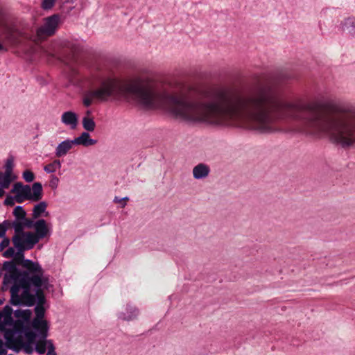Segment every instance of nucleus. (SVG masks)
<instances>
[{"label":"nucleus","mask_w":355,"mask_h":355,"mask_svg":"<svg viewBox=\"0 0 355 355\" xmlns=\"http://www.w3.org/2000/svg\"><path fill=\"white\" fill-rule=\"evenodd\" d=\"M123 200V203L121 205V207H124L126 205V201L129 200L128 197H124L121 198Z\"/></svg>","instance_id":"nucleus-42"},{"label":"nucleus","mask_w":355,"mask_h":355,"mask_svg":"<svg viewBox=\"0 0 355 355\" xmlns=\"http://www.w3.org/2000/svg\"><path fill=\"white\" fill-rule=\"evenodd\" d=\"M58 182H59L58 178L56 177L55 175H52L50 182H49V185L53 189H54L57 188V187L58 185Z\"/></svg>","instance_id":"nucleus-36"},{"label":"nucleus","mask_w":355,"mask_h":355,"mask_svg":"<svg viewBox=\"0 0 355 355\" xmlns=\"http://www.w3.org/2000/svg\"><path fill=\"white\" fill-rule=\"evenodd\" d=\"M12 313H14V311L8 304L6 305L0 311V331H6V326L12 325L13 322Z\"/></svg>","instance_id":"nucleus-9"},{"label":"nucleus","mask_w":355,"mask_h":355,"mask_svg":"<svg viewBox=\"0 0 355 355\" xmlns=\"http://www.w3.org/2000/svg\"><path fill=\"white\" fill-rule=\"evenodd\" d=\"M82 124L85 132H93L95 130L96 123L92 117L85 116L83 118Z\"/></svg>","instance_id":"nucleus-20"},{"label":"nucleus","mask_w":355,"mask_h":355,"mask_svg":"<svg viewBox=\"0 0 355 355\" xmlns=\"http://www.w3.org/2000/svg\"><path fill=\"white\" fill-rule=\"evenodd\" d=\"M48 205L45 201H42L35 205L33 209V219H37L41 216L43 213H45L44 216L49 215V212H46V209Z\"/></svg>","instance_id":"nucleus-16"},{"label":"nucleus","mask_w":355,"mask_h":355,"mask_svg":"<svg viewBox=\"0 0 355 355\" xmlns=\"http://www.w3.org/2000/svg\"><path fill=\"white\" fill-rule=\"evenodd\" d=\"M15 196H7L6 199L4 200L3 204L6 206H13L15 205Z\"/></svg>","instance_id":"nucleus-34"},{"label":"nucleus","mask_w":355,"mask_h":355,"mask_svg":"<svg viewBox=\"0 0 355 355\" xmlns=\"http://www.w3.org/2000/svg\"><path fill=\"white\" fill-rule=\"evenodd\" d=\"M139 310L130 304H127L126 312H121L118 315L119 319L124 321H130L137 318Z\"/></svg>","instance_id":"nucleus-13"},{"label":"nucleus","mask_w":355,"mask_h":355,"mask_svg":"<svg viewBox=\"0 0 355 355\" xmlns=\"http://www.w3.org/2000/svg\"><path fill=\"white\" fill-rule=\"evenodd\" d=\"M12 242L17 250L14 257L16 263L21 264L26 268L23 272H27L28 275L44 276V271L38 262L33 261L24 257V252L33 249L34 246L27 241L26 242H21L20 239L17 236H12Z\"/></svg>","instance_id":"nucleus-4"},{"label":"nucleus","mask_w":355,"mask_h":355,"mask_svg":"<svg viewBox=\"0 0 355 355\" xmlns=\"http://www.w3.org/2000/svg\"><path fill=\"white\" fill-rule=\"evenodd\" d=\"M56 0H43L41 4V7L44 10H51L55 5Z\"/></svg>","instance_id":"nucleus-30"},{"label":"nucleus","mask_w":355,"mask_h":355,"mask_svg":"<svg viewBox=\"0 0 355 355\" xmlns=\"http://www.w3.org/2000/svg\"><path fill=\"white\" fill-rule=\"evenodd\" d=\"M4 299H0V305L3 304Z\"/></svg>","instance_id":"nucleus-48"},{"label":"nucleus","mask_w":355,"mask_h":355,"mask_svg":"<svg viewBox=\"0 0 355 355\" xmlns=\"http://www.w3.org/2000/svg\"><path fill=\"white\" fill-rule=\"evenodd\" d=\"M10 241L8 238L4 237L0 242V252L3 251L6 248L10 245Z\"/></svg>","instance_id":"nucleus-37"},{"label":"nucleus","mask_w":355,"mask_h":355,"mask_svg":"<svg viewBox=\"0 0 355 355\" xmlns=\"http://www.w3.org/2000/svg\"><path fill=\"white\" fill-rule=\"evenodd\" d=\"M61 168V162L59 159H55L49 164L46 165L44 167V171L47 173H54L58 168Z\"/></svg>","instance_id":"nucleus-25"},{"label":"nucleus","mask_w":355,"mask_h":355,"mask_svg":"<svg viewBox=\"0 0 355 355\" xmlns=\"http://www.w3.org/2000/svg\"><path fill=\"white\" fill-rule=\"evenodd\" d=\"M3 269L10 272V275H5L3 277V283L8 282L10 279H16L21 276L23 271L18 269L14 261H6L3 263Z\"/></svg>","instance_id":"nucleus-8"},{"label":"nucleus","mask_w":355,"mask_h":355,"mask_svg":"<svg viewBox=\"0 0 355 355\" xmlns=\"http://www.w3.org/2000/svg\"><path fill=\"white\" fill-rule=\"evenodd\" d=\"M30 324H26V322H23L20 320H13V322L12 325L10 327H12V329H6L3 332L5 333V339L8 343H14L17 340V336H21L26 328L28 327Z\"/></svg>","instance_id":"nucleus-6"},{"label":"nucleus","mask_w":355,"mask_h":355,"mask_svg":"<svg viewBox=\"0 0 355 355\" xmlns=\"http://www.w3.org/2000/svg\"><path fill=\"white\" fill-rule=\"evenodd\" d=\"M73 145H75L73 140L66 139L60 142L55 148V156L58 157H63L72 148Z\"/></svg>","instance_id":"nucleus-14"},{"label":"nucleus","mask_w":355,"mask_h":355,"mask_svg":"<svg viewBox=\"0 0 355 355\" xmlns=\"http://www.w3.org/2000/svg\"><path fill=\"white\" fill-rule=\"evenodd\" d=\"M46 289L43 287H40L32 296L34 299V305L36 304L34 311L35 313V318L33 319L43 320L45 315V308L44 304L46 302V300L44 295V291Z\"/></svg>","instance_id":"nucleus-7"},{"label":"nucleus","mask_w":355,"mask_h":355,"mask_svg":"<svg viewBox=\"0 0 355 355\" xmlns=\"http://www.w3.org/2000/svg\"><path fill=\"white\" fill-rule=\"evenodd\" d=\"M8 49L0 42V52H6Z\"/></svg>","instance_id":"nucleus-41"},{"label":"nucleus","mask_w":355,"mask_h":355,"mask_svg":"<svg viewBox=\"0 0 355 355\" xmlns=\"http://www.w3.org/2000/svg\"><path fill=\"white\" fill-rule=\"evenodd\" d=\"M31 327L37 333L40 340H45L48 336L49 325L44 320L33 319Z\"/></svg>","instance_id":"nucleus-10"},{"label":"nucleus","mask_w":355,"mask_h":355,"mask_svg":"<svg viewBox=\"0 0 355 355\" xmlns=\"http://www.w3.org/2000/svg\"><path fill=\"white\" fill-rule=\"evenodd\" d=\"M10 225H11V223L8 220H5L3 222V223L1 225H0V226L8 227V228Z\"/></svg>","instance_id":"nucleus-40"},{"label":"nucleus","mask_w":355,"mask_h":355,"mask_svg":"<svg viewBox=\"0 0 355 355\" xmlns=\"http://www.w3.org/2000/svg\"><path fill=\"white\" fill-rule=\"evenodd\" d=\"M49 230L46 225V222L44 219H38L36 220V225L35 227V232H27L26 241L31 245L35 246L40 240L44 239L47 236Z\"/></svg>","instance_id":"nucleus-5"},{"label":"nucleus","mask_w":355,"mask_h":355,"mask_svg":"<svg viewBox=\"0 0 355 355\" xmlns=\"http://www.w3.org/2000/svg\"><path fill=\"white\" fill-rule=\"evenodd\" d=\"M48 343V352L47 355H56V352L55 351V347L51 340H47Z\"/></svg>","instance_id":"nucleus-35"},{"label":"nucleus","mask_w":355,"mask_h":355,"mask_svg":"<svg viewBox=\"0 0 355 355\" xmlns=\"http://www.w3.org/2000/svg\"><path fill=\"white\" fill-rule=\"evenodd\" d=\"M31 200L37 202L42 198V185L40 182H34L32 185Z\"/></svg>","instance_id":"nucleus-19"},{"label":"nucleus","mask_w":355,"mask_h":355,"mask_svg":"<svg viewBox=\"0 0 355 355\" xmlns=\"http://www.w3.org/2000/svg\"><path fill=\"white\" fill-rule=\"evenodd\" d=\"M25 352L28 354H31L33 352V348L31 346H27L25 347Z\"/></svg>","instance_id":"nucleus-43"},{"label":"nucleus","mask_w":355,"mask_h":355,"mask_svg":"<svg viewBox=\"0 0 355 355\" xmlns=\"http://www.w3.org/2000/svg\"><path fill=\"white\" fill-rule=\"evenodd\" d=\"M6 352H7L5 349H0V355H6Z\"/></svg>","instance_id":"nucleus-45"},{"label":"nucleus","mask_w":355,"mask_h":355,"mask_svg":"<svg viewBox=\"0 0 355 355\" xmlns=\"http://www.w3.org/2000/svg\"><path fill=\"white\" fill-rule=\"evenodd\" d=\"M132 96L145 109L162 107L176 118L193 122L214 125L225 123V85L204 88L187 87L173 93L169 86L150 78H136L123 81L105 78L98 88L90 91L83 99L85 107L92 105V98L100 101Z\"/></svg>","instance_id":"nucleus-1"},{"label":"nucleus","mask_w":355,"mask_h":355,"mask_svg":"<svg viewBox=\"0 0 355 355\" xmlns=\"http://www.w3.org/2000/svg\"><path fill=\"white\" fill-rule=\"evenodd\" d=\"M60 16L53 14L44 19V25L36 30V35L28 33L19 21L12 17L0 7V36L3 42L10 46L18 47L24 40L35 41L44 37L53 35L58 27Z\"/></svg>","instance_id":"nucleus-2"},{"label":"nucleus","mask_w":355,"mask_h":355,"mask_svg":"<svg viewBox=\"0 0 355 355\" xmlns=\"http://www.w3.org/2000/svg\"><path fill=\"white\" fill-rule=\"evenodd\" d=\"M193 176L196 180L207 178L210 173V168L205 164L200 163L193 168Z\"/></svg>","instance_id":"nucleus-11"},{"label":"nucleus","mask_w":355,"mask_h":355,"mask_svg":"<svg viewBox=\"0 0 355 355\" xmlns=\"http://www.w3.org/2000/svg\"><path fill=\"white\" fill-rule=\"evenodd\" d=\"M4 178V174L0 171V181Z\"/></svg>","instance_id":"nucleus-47"},{"label":"nucleus","mask_w":355,"mask_h":355,"mask_svg":"<svg viewBox=\"0 0 355 355\" xmlns=\"http://www.w3.org/2000/svg\"><path fill=\"white\" fill-rule=\"evenodd\" d=\"M343 29L351 35L355 34V19L349 17L343 24Z\"/></svg>","instance_id":"nucleus-21"},{"label":"nucleus","mask_w":355,"mask_h":355,"mask_svg":"<svg viewBox=\"0 0 355 355\" xmlns=\"http://www.w3.org/2000/svg\"><path fill=\"white\" fill-rule=\"evenodd\" d=\"M14 158L12 156H10L6 161L5 164V173L7 175H12V168L14 166Z\"/></svg>","instance_id":"nucleus-26"},{"label":"nucleus","mask_w":355,"mask_h":355,"mask_svg":"<svg viewBox=\"0 0 355 355\" xmlns=\"http://www.w3.org/2000/svg\"><path fill=\"white\" fill-rule=\"evenodd\" d=\"M114 202H121V204L123 203V200L119 199L118 197H115L114 199Z\"/></svg>","instance_id":"nucleus-44"},{"label":"nucleus","mask_w":355,"mask_h":355,"mask_svg":"<svg viewBox=\"0 0 355 355\" xmlns=\"http://www.w3.org/2000/svg\"><path fill=\"white\" fill-rule=\"evenodd\" d=\"M61 121L73 130L78 125V115L72 111L65 112L62 114Z\"/></svg>","instance_id":"nucleus-12"},{"label":"nucleus","mask_w":355,"mask_h":355,"mask_svg":"<svg viewBox=\"0 0 355 355\" xmlns=\"http://www.w3.org/2000/svg\"><path fill=\"white\" fill-rule=\"evenodd\" d=\"M22 183L19 182L14 184L12 189L10 190L11 193H15L16 195L21 193Z\"/></svg>","instance_id":"nucleus-31"},{"label":"nucleus","mask_w":355,"mask_h":355,"mask_svg":"<svg viewBox=\"0 0 355 355\" xmlns=\"http://www.w3.org/2000/svg\"><path fill=\"white\" fill-rule=\"evenodd\" d=\"M23 335L25 336V338L27 340V343L31 345L35 343V338L37 337V332L34 330H32L30 324L26 328V331L23 334Z\"/></svg>","instance_id":"nucleus-23"},{"label":"nucleus","mask_w":355,"mask_h":355,"mask_svg":"<svg viewBox=\"0 0 355 355\" xmlns=\"http://www.w3.org/2000/svg\"><path fill=\"white\" fill-rule=\"evenodd\" d=\"M15 178V176L7 175L4 174V178L0 181L1 188L7 189L9 187L11 182Z\"/></svg>","instance_id":"nucleus-27"},{"label":"nucleus","mask_w":355,"mask_h":355,"mask_svg":"<svg viewBox=\"0 0 355 355\" xmlns=\"http://www.w3.org/2000/svg\"><path fill=\"white\" fill-rule=\"evenodd\" d=\"M16 249L15 247L14 248H12V247H10L8 248L6 251H4L2 254L3 257H14L15 255V250Z\"/></svg>","instance_id":"nucleus-32"},{"label":"nucleus","mask_w":355,"mask_h":355,"mask_svg":"<svg viewBox=\"0 0 355 355\" xmlns=\"http://www.w3.org/2000/svg\"><path fill=\"white\" fill-rule=\"evenodd\" d=\"M22 177L26 182H31L35 179L34 173L30 170H26L23 172Z\"/></svg>","instance_id":"nucleus-29"},{"label":"nucleus","mask_w":355,"mask_h":355,"mask_svg":"<svg viewBox=\"0 0 355 355\" xmlns=\"http://www.w3.org/2000/svg\"><path fill=\"white\" fill-rule=\"evenodd\" d=\"M8 230V227L0 226V238L6 237V232Z\"/></svg>","instance_id":"nucleus-38"},{"label":"nucleus","mask_w":355,"mask_h":355,"mask_svg":"<svg viewBox=\"0 0 355 355\" xmlns=\"http://www.w3.org/2000/svg\"><path fill=\"white\" fill-rule=\"evenodd\" d=\"M12 225L15 230V234L13 236H17L20 239L21 242H26L27 232L24 231V228L25 227L24 225V222L21 220H15Z\"/></svg>","instance_id":"nucleus-15"},{"label":"nucleus","mask_w":355,"mask_h":355,"mask_svg":"<svg viewBox=\"0 0 355 355\" xmlns=\"http://www.w3.org/2000/svg\"><path fill=\"white\" fill-rule=\"evenodd\" d=\"M14 282L10 287V304L13 306H32L34 305V299L32 297L39 291L40 287L49 290L52 286L49 283L47 276L28 275L23 272L21 276Z\"/></svg>","instance_id":"nucleus-3"},{"label":"nucleus","mask_w":355,"mask_h":355,"mask_svg":"<svg viewBox=\"0 0 355 355\" xmlns=\"http://www.w3.org/2000/svg\"><path fill=\"white\" fill-rule=\"evenodd\" d=\"M31 315L32 311L30 309H17L14 311V315L17 320H20L23 322H26V324H31Z\"/></svg>","instance_id":"nucleus-17"},{"label":"nucleus","mask_w":355,"mask_h":355,"mask_svg":"<svg viewBox=\"0 0 355 355\" xmlns=\"http://www.w3.org/2000/svg\"><path fill=\"white\" fill-rule=\"evenodd\" d=\"M97 142L98 141H97L96 139H91L90 137H89L88 144H87V146L95 145V144H97Z\"/></svg>","instance_id":"nucleus-39"},{"label":"nucleus","mask_w":355,"mask_h":355,"mask_svg":"<svg viewBox=\"0 0 355 355\" xmlns=\"http://www.w3.org/2000/svg\"><path fill=\"white\" fill-rule=\"evenodd\" d=\"M47 343L46 338L45 340H41L40 342L35 344V351L40 354H44L46 352V344Z\"/></svg>","instance_id":"nucleus-28"},{"label":"nucleus","mask_w":355,"mask_h":355,"mask_svg":"<svg viewBox=\"0 0 355 355\" xmlns=\"http://www.w3.org/2000/svg\"><path fill=\"white\" fill-rule=\"evenodd\" d=\"M5 191H3V188H1V187L0 186V198H1L3 194H4Z\"/></svg>","instance_id":"nucleus-46"},{"label":"nucleus","mask_w":355,"mask_h":355,"mask_svg":"<svg viewBox=\"0 0 355 355\" xmlns=\"http://www.w3.org/2000/svg\"><path fill=\"white\" fill-rule=\"evenodd\" d=\"M24 222V225L26 227L31 229L35 228L36 225V221H33V219H30L26 217V219L22 220Z\"/></svg>","instance_id":"nucleus-33"},{"label":"nucleus","mask_w":355,"mask_h":355,"mask_svg":"<svg viewBox=\"0 0 355 355\" xmlns=\"http://www.w3.org/2000/svg\"><path fill=\"white\" fill-rule=\"evenodd\" d=\"M12 214L15 217V220H23L26 219V212L22 206L18 205L15 207Z\"/></svg>","instance_id":"nucleus-24"},{"label":"nucleus","mask_w":355,"mask_h":355,"mask_svg":"<svg viewBox=\"0 0 355 355\" xmlns=\"http://www.w3.org/2000/svg\"><path fill=\"white\" fill-rule=\"evenodd\" d=\"M89 137L90 135L89 132H83L79 137L73 139V143L75 145H82L83 146L87 147Z\"/></svg>","instance_id":"nucleus-22"},{"label":"nucleus","mask_w":355,"mask_h":355,"mask_svg":"<svg viewBox=\"0 0 355 355\" xmlns=\"http://www.w3.org/2000/svg\"><path fill=\"white\" fill-rule=\"evenodd\" d=\"M21 193L16 195L15 200L18 203H21L24 200H31V188L29 185L22 184Z\"/></svg>","instance_id":"nucleus-18"}]
</instances>
